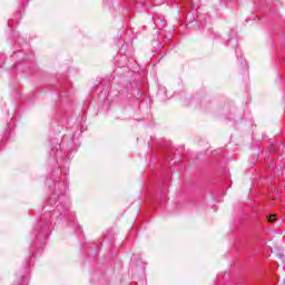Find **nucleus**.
Here are the masks:
<instances>
[{
	"label": "nucleus",
	"mask_w": 285,
	"mask_h": 285,
	"mask_svg": "<svg viewBox=\"0 0 285 285\" xmlns=\"http://www.w3.org/2000/svg\"><path fill=\"white\" fill-rule=\"evenodd\" d=\"M51 150H56L55 157H59V155H61V144H59L57 140L51 141Z\"/></svg>",
	"instance_id": "nucleus-1"
},
{
	"label": "nucleus",
	"mask_w": 285,
	"mask_h": 285,
	"mask_svg": "<svg viewBox=\"0 0 285 285\" xmlns=\"http://www.w3.org/2000/svg\"><path fill=\"white\" fill-rule=\"evenodd\" d=\"M36 239H46V229L40 230L37 234Z\"/></svg>",
	"instance_id": "nucleus-2"
},
{
	"label": "nucleus",
	"mask_w": 285,
	"mask_h": 285,
	"mask_svg": "<svg viewBox=\"0 0 285 285\" xmlns=\"http://www.w3.org/2000/svg\"><path fill=\"white\" fill-rule=\"evenodd\" d=\"M267 220H268L271 224H273V222H276V220H277V217H276L275 215H269V216L267 217Z\"/></svg>",
	"instance_id": "nucleus-3"
},
{
	"label": "nucleus",
	"mask_w": 285,
	"mask_h": 285,
	"mask_svg": "<svg viewBox=\"0 0 285 285\" xmlns=\"http://www.w3.org/2000/svg\"><path fill=\"white\" fill-rule=\"evenodd\" d=\"M159 21H161V18L155 19L154 20L155 26H157V23H159Z\"/></svg>",
	"instance_id": "nucleus-4"
},
{
	"label": "nucleus",
	"mask_w": 285,
	"mask_h": 285,
	"mask_svg": "<svg viewBox=\"0 0 285 285\" xmlns=\"http://www.w3.org/2000/svg\"><path fill=\"white\" fill-rule=\"evenodd\" d=\"M166 27V24L165 23H163L161 26H160V28H165Z\"/></svg>",
	"instance_id": "nucleus-5"
},
{
	"label": "nucleus",
	"mask_w": 285,
	"mask_h": 285,
	"mask_svg": "<svg viewBox=\"0 0 285 285\" xmlns=\"http://www.w3.org/2000/svg\"><path fill=\"white\" fill-rule=\"evenodd\" d=\"M56 186H61V183H57Z\"/></svg>",
	"instance_id": "nucleus-6"
},
{
	"label": "nucleus",
	"mask_w": 285,
	"mask_h": 285,
	"mask_svg": "<svg viewBox=\"0 0 285 285\" xmlns=\"http://www.w3.org/2000/svg\"><path fill=\"white\" fill-rule=\"evenodd\" d=\"M279 257H281V259H282V257H284V255L279 254Z\"/></svg>",
	"instance_id": "nucleus-7"
},
{
	"label": "nucleus",
	"mask_w": 285,
	"mask_h": 285,
	"mask_svg": "<svg viewBox=\"0 0 285 285\" xmlns=\"http://www.w3.org/2000/svg\"><path fill=\"white\" fill-rule=\"evenodd\" d=\"M52 202V198L49 199V203Z\"/></svg>",
	"instance_id": "nucleus-8"
}]
</instances>
